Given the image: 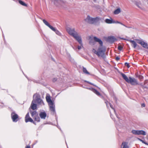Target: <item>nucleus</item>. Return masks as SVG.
<instances>
[{
  "label": "nucleus",
  "mask_w": 148,
  "mask_h": 148,
  "mask_svg": "<svg viewBox=\"0 0 148 148\" xmlns=\"http://www.w3.org/2000/svg\"><path fill=\"white\" fill-rule=\"evenodd\" d=\"M66 30L68 33L73 37L78 42L79 44H82L81 37L78 35L77 32L74 29L68 27L67 28Z\"/></svg>",
  "instance_id": "f257e3e1"
},
{
  "label": "nucleus",
  "mask_w": 148,
  "mask_h": 148,
  "mask_svg": "<svg viewBox=\"0 0 148 148\" xmlns=\"http://www.w3.org/2000/svg\"><path fill=\"white\" fill-rule=\"evenodd\" d=\"M106 49L103 47L102 46H100L97 50L96 51L95 49H93L92 51L96 54L99 57H101L104 58L105 57V52Z\"/></svg>",
  "instance_id": "f03ea898"
},
{
  "label": "nucleus",
  "mask_w": 148,
  "mask_h": 148,
  "mask_svg": "<svg viewBox=\"0 0 148 148\" xmlns=\"http://www.w3.org/2000/svg\"><path fill=\"white\" fill-rule=\"evenodd\" d=\"M101 19L98 17L92 18L89 16H88L84 19L85 21L89 24H94L99 22Z\"/></svg>",
  "instance_id": "7ed1b4c3"
},
{
  "label": "nucleus",
  "mask_w": 148,
  "mask_h": 148,
  "mask_svg": "<svg viewBox=\"0 0 148 148\" xmlns=\"http://www.w3.org/2000/svg\"><path fill=\"white\" fill-rule=\"evenodd\" d=\"M33 100L34 101H35L41 105H44L43 101L41 99L40 96L39 95L37 94H34L33 96Z\"/></svg>",
  "instance_id": "20e7f679"
},
{
  "label": "nucleus",
  "mask_w": 148,
  "mask_h": 148,
  "mask_svg": "<svg viewBox=\"0 0 148 148\" xmlns=\"http://www.w3.org/2000/svg\"><path fill=\"white\" fill-rule=\"evenodd\" d=\"M135 40L138 43L140 44L143 47L148 49V44L146 42L139 39H136Z\"/></svg>",
  "instance_id": "39448f33"
},
{
  "label": "nucleus",
  "mask_w": 148,
  "mask_h": 148,
  "mask_svg": "<svg viewBox=\"0 0 148 148\" xmlns=\"http://www.w3.org/2000/svg\"><path fill=\"white\" fill-rule=\"evenodd\" d=\"M127 83H130L132 85H135L138 84V83L135 79L130 77L127 81Z\"/></svg>",
  "instance_id": "423d86ee"
},
{
  "label": "nucleus",
  "mask_w": 148,
  "mask_h": 148,
  "mask_svg": "<svg viewBox=\"0 0 148 148\" xmlns=\"http://www.w3.org/2000/svg\"><path fill=\"white\" fill-rule=\"evenodd\" d=\"M25 120L26 123L28 122H30L35 124V122L33 121L32 119L29 117V113H27L26 115L25 118Z\"/></svg>",
  "instance_id": "0eeeda50"
},
{
  "label": "nucleus",
  "mask_w": 148,
  "mask_h": 148,
  "mask_svg": "<svg viewBox=\"0 0 148 148\" xmlns=\"http://www.w3.org/2000/svg\"><path fill=\"white\" fill-rule=\"evenodd\" d=\"M11 117L13 122H16L18 121V115L14 112H12L11 114Z\"/></svg>",
  "instance_id": "6e6552de"
},
{
  "label": "nucleus",
  "mask_w": 148,
  "mask_h": 148,
  "mask_svg": "<svg viewBox=\"0 0 148 148\" xmlns=\"http://www.w3.org/2000/svg\"><path fill=\"white\" fill-rule=\"evenodd\" d=\"M133 3H134L138 7L141 8V4L139 1H138L137 0H130Z\"/></svg>",
  "instance_id": "1a4fd4ad"
},
{
  "label": "nucleus",
  "mask_w": 148,
  "mask_h": 148,
  "mask_svg": "<svg viewBox=\"0 0 148 148\" xmlns=\"http://www.w3.org/2000/svg\"><path fill=\"white\" fill-rule=\"evenodd\" d=\"M49 106L50 109L53 112H54L55 111V107L54 103L53 102H52V103L49 104Z\"/></svg>",
  "instance_id": "9d476101"
},
{
  "label": "nucleus",
  "mask_w": 148,
  "mask_h": 148,
  "mask_svg": "<svg viewBox=\"0 0 148 148\" xmlns=\"http://www.w3.org/2000/svg\"><path fill=\"white\" fill-rule=\"evenodd\" d=\"M93 39L94 40L95 42H98L99 44L100 45V46H102L103 42L100 39L96 37H94Z\"/></svg>",
  "instance_id": "9b49d317"
},
{
  "label": "nucleus",
  "mask_w": 148,
  "mask_h": 148,
  "mask_svg": "<svg viewBox=\"0 0 148 148\" xmlns=\"http://www.w3.org/2000/svg\"><path fill=\"white\" fill-rule=\"evenodd\" d=\"M39 115L41 119H45L46 116L47 114L45 112H40V113Z\"/></svg>",
  "instance_id": "f8f14e48"
},
{
  "label": "nucleus",
  "mask_w": 148,
  "mask_h": 148,
  "mask_svg": "<svg viewBox=\"0 0 148 148\" xmlns=\"http://www.w3.org/2000/svg\"><path fill=\"white\" fill-rule=\"evenodd\" d=\"M128 40L132 43V46L134 48H135L136 47L137 44L135 41L131 40Z\"/></svg>",
  "instance_id": "ddd939ff"
},
{
  "label": "nucleus",
  "mask_w": 148,
  "mask_h": 148,
  "mask_svg": "<svg viewBox=\"0 0 148 148\" xmlns=\"http://www.w3.org/2000/svg\"><path fill=\"white\" fill-rule=\"evenodd\" d=\"M34 101L33 100L31 104V108L33 110H35L36 109L37 106L36 104L34 103Z\"/></svg>",
  "instance_id": "4468645a"
},
{
  "label": "nucleus",
  "mask_w": 148,
  "mask_h": 148,
  "mask_svg": "<svg viewBox=\"0 0 148 148\" xmlns=\"http://www.w3.org/2000/svg\"><path fill=\"white\" fill-rule=\"evenodd\" d=\"M105 21L106 23L109 24L115 23V21H113L112 19L111 18L110 19H106L105 20Z\"/></svg>",
  "instance_id": "2eb2a0df"
},
{
  "label": "nucleus",
  "mask_w": 148,
  "mask_h": 148,
  "mask_svg": "<svg viewBox=\"0 0 148 148\" xmlns=\"http://www.w3.org/2000/svg\"><path fill=\"white\" fill-rule=\"evenodd\" d=\"M43 23L45 24V25L48 26L50 29H52L53 28V27L49 23L46 21L45 20L43 19Z\"/></svg>",
  "instance_id": "dca6fc26"
},
{
  "label": "nucleus",
  "mask_w": 148,
  "mask_h": 148,
  "mask_svg": "<svg viewBox=\"0 0 148 148\" xmlns=\"http://www.w3.org/2000/svg\"><path fill=\"white\" fill-rule=\"evenodd\" d=\"M127 145V143L125 142H123L122 143L121 145V148H128Z\"/></svg>",
  "instance_id": "f3484780"
},
{
  "label": "nucleus",
  "mask_w": 148,
  "mask_h": 148,
  "mask_svg": "<svg viewBox=\"0 0 148 148\" xmlns=\"http://www.w3.org/2000/svg\"><path fill=\"white\" fill-rule=\"evenodd\" d=\"M108 40L111 42H113L115 40H116V39L113 36H110L108 38Z\"/></svg>",
  "instance_id": "a211bd4d"
},
{
  "label": "nucleus",
  "mask_w": 148,
  "mask_h": 148,
  "mask_svg": "<svg viewBox=\"0 0 148 148\" xmlns=\"http://www.w3.org/2000/svg\"><path fill=\"white\" fill-rule=\"evenodd\" d=\"M120 74L121 76H122V77H123V79H124L125 80V81L127 82L129 78L127 77L126 76V75L125 74L122 73H121Z\"/></svg>",
  "instance_id": "6ab92c4d"
},
{
  "label": "nucleus",
  "mask_w": 148,
  "mask_h": 148,
  "mask_svg": "<svg viewBox=\"0 0 148 148\" xmlns=\"http://www.w3.org/2000/svg\"><path fill=\"white\" fill-rule=\"evenodd\" d=\"M64 0H54V3L56 5H57L58 3L61 2H64Z\"/></svg>",
  "instance_id": "aec40b11"
},
{
  "label": "nucleus",
  "mask_w": 148,
  "mask_h": 148,
  "mask_svg": "<svg viewBox=\"0 0 148 148\" xmlns=\"http://www.w3.org/2000/svg\"><path fill=\"white\" fill-rule=\"evenodd\" d=\"M46 99L48 103L49 104L50 103H52L53 102L51 100L50 97L46 96Z\"/></svg>",
  "instance_id": "412c9836"
},
{
  "label": "nucleus",
  "mask_w": 148,
  "mask_h": 148,
  "mask_svg": "<svg viewBox=\"0 0 148 148\" xmlns=\"http://www.w3.org/2000/svg\"><path fill=\"white\" fill-rule=\"evenodd\" d=\"M121 12V9L120 8H119L116 9L114 12V14H117Z\"/></svg>",
  "instance_id": "4be33fe9"
},
{
  "label": "nucleus",
  "mask_w": 148,
  "mask_h": 148,
  "mask_svg": "<svg viewBox=\"0 0 148 148\" xmlns=\"http://www.w3.org/2000/svg\"><path fill=\"white\" fill-rule=\"evenodd\" d=\"M31 116L34 117L38 115L36 111H34L31 112Z\"/></svg>",
  "instance_id": "5701e85b"
},
{
  "label": "nucleus",
  "mask_w": 148,
  "mask_h": 148,
  "mask_svg": "<svg viewBox=\"0 0 148 148\" xmlns=\"http://www.w3.org/2000/svg\"><path fill=\"white\" fill-rule=\"evenodd\" d=\"M52 30L54 31L55 32V33H56V34L58 35H60V32H59L58 30L57 29H55V28L53 27V28H52V29H51Z\"/></svg>",
  "instance_id": "b1692460"
},
{
  "label": "nucleus",
  "mask_w": 148,
  "mask_h": 148,
  "mask_svg": "<svg viewBox=\"0 0 148 148\" xmlns=\"http://www.w3.org/2000/svg\"><path fill=\"white\" fill-rule=\"evenodd\" d=\"M146 134V132L143 130H139L138 135H145Z\"/></svg>",
  "instance_id": "393cba45"
},
{
  "label": "nucleus",
  "mask_w": 148,
  "mask_h": 148,
  "mask_svg": "<svg viewBox=\"0 0 148 148\" xmlns=\"http://www.w3.org/2000/svg\"><path fill=\"white\" fill-rule=\"evenodd\" d=\"M33 118H34L35 121H37V122L40 121V119L38 115L35 116H34Z\"/></svg>",
  "instance_id": "a878e982"
},
{
  "label": "nucleus",
  "mask_w": 148,
  "mask_h": 148,
  "mask_svg": "<svg viewBox=\"0 0 148 148\" xmlns=\"http://www.w3.org/2000/svg\"><path fill=\"white\" fill-rule=\"evenodd\" d=\"M19 3L21 4V5L24 6H27V5L23 1H22L21 0H19Z\"/></svg>",
  "instance_id": "bb28decb"
},
{
  "label": "nucleus",
  "mask_w": 148,
  "mask_h": 148,
  "mask_svg": "<svg viewBox=\"0 0 148 148\" xmlns=\"http://www.w3.org/2000/svg\"><path fill=\"white\" fill-rule=\"evenodd\" d=\"M132 132L134 134L138 135L139 130H133Z\"/></svg>",
  "instance_id": "cd10ccee"
},
{
  "label": "nucleus",
  "mask_w": 148,
  "mask_h": 148,
  "mask_svg": "<svg viewBox=\"0 0 148 148\" xmlns=\"http://www.w3.org/2000/svg\"><path fill=\"white\" fill-rule=\"evenodd\" d=\"M83 71L84 73L87 74H89V73L87 71L86 68H85L83 67Z\"/></svg>",
  "instance_id": "c85d7f7f"
},
{
  "label": "nucleus",
  "mask_w": 148,
  "mask_h": 148,
  "mask_svg": "<svg viewBox=\"0 0 148 148\" xmlns=\"http://www.w3.org/2000/svg\"><path fill=\"white\" fill-rule=\"evenodd\" d=\"M93 91L98 96L100 95V93L99 92H98L97 90L95 89H93Z\"/></svg>",
  "instance_id": "c756f323"
},
{
  "label": "nucleus",
  "mask_w": 148,
  "mask_h": 148,
  "mask_svg": "<svg viewBox=\"0 0 148 148\" xmlns=\"http://www.w3.org/2000/svg\"><path fill=\"white\" fill-rule=\"evenodd\" d=\"M89 43L91 45H93L95 44V42L92 40H91L90 41Z\"/></svg>",
  "instance_id": "7c9ffc66"
},
{
  "label": "nucleus",
  "mask_w": 148,
  "mask_h": 148,
  "mask_svg": "<svg viewBox=\"0 0 148 148\" xmlns=\"http://www.w3.org/2000/svg\"><path fill=\"white\" fill-rule=\"evenodd\" d=\"M79 44L80 45V46H78V47H77L78 49V50L82 48V47H83V46H82V45L83 44H82H82Z\"/></svg>",
  "instance_id": "2f4dec72"
},
{
  "label": "nucleus",
  "mask_w": 148,
  "mask_h": 148,
  "mask_svg": "<svg viewBox=\"0 0 148 148\" xmlns=\"http://www.w3.org/2000/svg\"><path fill=\"white\" fill-rule=\"evenodd\" d=\"M123 49V47L120 45H119L118 46V49L119 50H121Z\"/></svg>",
  "instance_id": "473e14b6"
},
{
  "label": "nucleus",
  "mask_w": 148,
  "mask_h": 148,
  "mask_svg": "<svg viewBox=\"0 0 148 148\" xmlns=\"http://www.w3.org/2000/svg\"><path fill=\"white\" fill-rule=\"evenodd\" d=\"M125 66H127L128 68H129L130 67L129 64H128V63H125Z\"/></svg>",
  "instance_id": "72a5a7b5"
},
{
  "label": "nucleus",
  "mask_w": 148,
  "mask_h": 148,
  "mask_svg": "<svg viewBox=\"0 0 148 148\" xmlns=\"http://www.w3.org/2000/svg\"><path fill=\"white\" fill-rule=\"evenodd\" d=\"M109 104H110V107H111V108L112 109H113L114 110V112H115V110L114 109V108L112 107V105L111 104H110V103H109Z\"/></svg>",
  "instance_id": "f704fd0d"
},
{
  "label": "nucleus",
  "mask_w": 148,
  "mask_h": 148,
  "mask_svg": "<svg viewBox=\"0 0 148 148\" xmlns=\"http://www.w3.org/2000/svg\"><path fill=\"white\" fill-rule=\"evenodd\" d=\"M115 23H119V24H121V25H123L124 26H125V27H127L126 26H125V25H123V24L122 23H121L119 22H118V21H117L116 22H115Z\"/></svg>",
  "instance_id": "c9c22d12"
},
{
  "label": "nucleus",
  "mask_w": 148,
  "mask_h": 148,
  "mask_svg": "<svg viewBox=\"0 0 148 148\" xmlns=\"http://www.w3.org/2000/svg\"><path fill=\"white\" fill-rule=\"evenodd\" d=\"M138 78L140 79H143V76H142L141 75H139L138 77Z\"/></svg>",
  "instance_id": "e433bc0d"
},
{
  "label": "nucleus",
  "mask_w": 148,
  "mask_h": 148,
  "mask_svg": "<svg viewBox=\"0 0 148 148\" xmlns=\"http://www.w3.org/2000/svg\"><path fill=\"white\" fill-rule=\"evenodd\" d=\"M142 143H144V144H145V145H148V144L147 143H146V142H145L144 140H142Z\"/></svg>",
  "instance_id": "4c0bfd02"
},
{
  "label": "nucleus",
  "mask_w": 148,
  "mask_h": 148,
  "mask_svg": "<svg viewBox=\"0 0 148 148\" xmlns=\"http://www.w3.org/2000/svg\"><path fill=\"white\" fill-rule=\"evenodd\" d=\"M57 80V79L56 78H54L53 79V82H55Z\"/></svg>",
  "instance_id": "58836bf2"
},
{
  "label": "nucleus",
  "mask_w": 148,
  "mask_h": 148,
  "mask_svg": "<svg viewBox=\"0 0 148 148\" xmlns=\"http://www.w3.org/2000/svg\"><path fill=\"white\" fill-rule=\"evenodd\" d=\"M119 59L120 58L118 57H117L116 58V59L117 61L119 60Z\"/></svg>",
  "instance_id": "ea45409f"
},
{
  "label": "nucleus",
  "mask_w": 148,
  "mask_h": 148,
  "mask_svg": "<svg viewBox=\"0 0 148 148\" xmlns=\"http://www.w3.org/2000/svg\"><path fill=\"white\" fill-rule=\"evenodd\" d=\"M141 106L142 107H144L145 106V105L144 103H142L141 104Z\"/></svg>",
  "instance_id": "a19ab883"
},
{
  "label": "nucleus",
  "mask_w": 148,
  "mask_h": 148,
  "mask_svg": "<svg viewBox=\"0 0 148 148\" xmlns=\"http://www.w3.org/2000/svg\"><path fill=\"white\" fill-rule=\"evenodd\" d=\"M137 139H138V140H140V141H141V142H142L143 140H142V139H140V138H137Z\"/></svg>",
  "instance_id": "79ce46f5"
},
{
  "label": "nucleus",
  "mask_w": 148,
  "mask_h": 148,
  "mask_svg": "<svg viewBox=\"0 0 148 148\" xmlns=\"http://www.w3.org/2000/svg\"><path fill=\"white\" fill-rule=\"evenodd\" d=\"M137 139H138V140H140V141H141V142H142L143 140H142V139H140V138H137Z\"/></svg>",
  "instance_id": "37998d69"
},
{
  "label": "nucleus",
  "mask_w": 148,
  "mask_h": 148,
  "mask_svg": "<svg viewBox=\"0 0 148 148\" xmlns=\"http://www.w3.org/2000/svg\"><path fill=\"white\" fill-rule=\"evenodd\" d=\"M137 139H138V140H140V141H141V142H142L143 140H142V139H140V138H137Z\"/></svg>",
  "instance_id": "c03bdc74"
},
{
  "label": "nucleus",
  "mask_w": 148,
  "mask_h": 148,
  "mask_svg": "<svg viewBox=\"0 0 148 148\" xmlns=\"http://www.w3.org/2000/svg\"><path fill=\"white\" fill-rule=\"evenodd\" d=\"M25 148H30V146H27V147Z\"/></svg>",
  "instance_id": "a18cd8bd"
},
{
  "label": "nucleus",
  "mask_w": 148,
  "mask_h": 148,
  "mask_svg": "<svg viewBox=\"0 0 148 148\" xmlns=\"http://www.w3.org/2000/svg\"><path fill=\"white\" fill-rule=\"evenodd\" d=\"M94 1H95L97 0H93Z\"/></svg>",
  "instance_id": "49530a36"
}]
</instances>
